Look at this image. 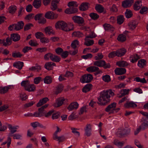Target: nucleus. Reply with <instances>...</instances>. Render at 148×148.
<instances>
[{
    "instance_id": "34",
    "label": "nucleus",
    "mask_w": 148,
    "mask_h": 148,
    "mask_svg": "<svg viewBox=\"0 0 148 148\" xmlns=\"http://www.w3.org/2000/svg\"><path fill=\"white\" fill-rule=\"evenodd\" d=\"M38 112H35L34 114V116L36 117H40L44 115L45 112L41 110H38Z\"/></svg>"
},
{
    "instance_id": "25",
    "label": "nucleus",
    "mask_w": 148,
    "mask_h": 148,
    "mask_svg": "<svg viewBox=\"0 0 148 148\" xmlns=\"http://www.w3.org/2000/svg\"><path fill=\"white\" fill-rule=\"evenodd\" d=\"M129 89H122L120 91V94L118 95L117 97L119 98L121 97L126 95H127L129 93Z\"/></svg>"
},
{
    "instance_id": "63",
    "label": "nucleus",
    "mask_w": 148,
    "mask_h": 148,
    "mask_svg": "<svg viewBox=\"0 0 148 148\" xmlns=\"http://www.w3.org/2000/svg\"><path fill=\"white\" fill-rule=\"evenodd\" d=\"M53 139L54 140H57L59 142H60L64 141L65 139V138L64 136H58Z\"/></svg>"
},
{
    "instance_id": "22",
    "label": "nucleus",
    "mask_w": 148,
    "mask_h": 148,
    "mask_svg": "<svg viewBox=\"0 0 148 148\" xmlns=\"http://www.w3.org/2000/svg\"><path fill=\"white\" fill-rule=\"evenodd\" d=\"M86 70L88 72L91 73L98 71L99 70V69L98 67L92 66L87 68L86 69Z\"/></svg>"
},
{
    "instance_id": "31",
    "label": "nucleus",
    "mask_w": 148,
    "mask_h": 148,
    "mask_svg": "<svg viewBox=\"0 0 148 148\" xmlns=\"http://www.w3.org/2000/svg\"><path fill=\"white\" fill-rule=\"evenodd\" d=\"M20 38L19 35L17 34H13L11 35V39L14 42L19 40Z\"/></svg>"
},
{
    "instance_id": "30",
    "label": "nucleus",
    "mask_w": 148,
    "mask_h": 148,
    "mask_svg": "<svg viewBox=\"0 0 148 148\" xmlns=\"http://www.w3.org/2000/svg\"><path fill=\"white\" fill-rule=\"evenodd\" d=\"M36 90V87L34 84H29L27 87H26V90L29 92H33Z\"/></svg>"
},
{
    "instance_id": "2",
    "label": "nucleus",
    "mask_w": 148,
    "mask_h": 148,
    "mask_svg": "<svg viewBox=\"0 0 148 148\" xmlns=\"http://www.w3.org/2000/svg\"><path fill=\"white\" fill-rule=\"evenodd\" d=\"M55 26L56 29H60L66 32L71 31L73 29V25L72 24H70V27L68 28L67 23L63 21H60L57 22L55 24Z\"/></svg>"
},
{
    "instance_id": "43",
    "label": "nucleus",
    "mask_w": 148,
    "mask_h": 148,
    "mask_svg": "<svg viewBox=\"0 0 148 148\" xmlns=\"http://www.w3.org/2000/svg\"><path fill=\"white\" fill-rule=\"evenodd\" d=\"M41 0H34L33 5L36 8H38L41 6Z\"/></svg>"
},
{
    "instance_id": "33",
    "label": "nucleus",
    "mask_w": 148,
    "mask_h": 148,
    "mask_svg": "<svg viewBox=\"0 0 148 148\" xmlns=\"http://www.w3.org/2000/svg\"><path fill=\"white\" fill-rule=\"evenodd\" d=\"M137 25V23L135 21L130 22L128 24L129 28L132 30H133L135 28Z\"/></svg>"
},
{
    "instance_id": "28",
    "label": "nucleus",
    "mask_w": 148,
    "mask_h": 148,
    "mask_svg": "<svg viewBox=\"0 0 148 148\" xmlns=\"http://www.w3.org/2000/svg\"><path fill=\"white\" fill-rule=\"evenodd\" d=\"M49 100V99L47 97H45L42 99H40L39 102L37 103L36 106L38 107H39L45 103Z\"/></svg>"
},
{
    "instance_id": "62",
    "label": "nucleus",
    "mask_w": 148,
    "mask_h": 148,
    "mask_svg": "<svg viewBox=\"0 0 148 148\" xmlns=\"http://www.w3.org/2000/svg\"><path fill=\"white\" fill-rule=\"evenodd\" d=\"M35 36L37 39H40L44 35L41 32H38L35 34Z\"/></svg>"
},
{
    "instance_id": "35",
    "label": "nucleus",
    "mask_w": 148,
    "mask_h": 148,
    "mask_svg": "<svg viewBox=\"0 0 148 148\" xmlns=\"http://www.w3.org/2000/svg\"><path fill=\"white\" fill-rule=\"evenodd\" d=\"M113 143L119 147H122L124 144L123 142H120L117 139H115L113 142Z\"/></svg>"
},
{
    "instance_id": "49",
    "label": "nucleus",
    "mask_w": 148,
    "mask_h": 148,
    "mask_svg": "<svg viewBox=\"0 0 148 148\" xmlns=\"http://www.w3.org/2000/svg\"><path fill=\"white\" fill-rule=\"evenodd\" d=\"M64 100V99H59L57 100L56 102L54 104L56 107H58L61 106L63 103Z\"/></svg>"
},
{
    "instance_id": "42",
    "label": "nucleus",
    "mask_w": 148,
    "mask_h": 148,
    "mask_svg": "<svg viewBox=\"0 0 148 148\" xmlns=\"http://www.w3.org/2000/svg\"><path fill=\"white\" fill-rule=\"evenodd\" d=\"M146 64V61L144 59H141L138 62V65L140 68H143Z\"/></svg>"
},
{
    "instance_id": "8",
    "label": "nucleus",
    "mask_w": 148,
    "mask_h": 148,
    "mask_svg": "<svg viewBox=\"0 0 148 148\" xmlns=\"http://www.w3.org/2000/svg\"><path fill=\"white\" fill-rule=\"evenodd\" d=\"M45 17L48 19H53L56 18L58 17V14H54L51 11H49L45 14Z\"/></svg>"
},
{
    "instance_id": "36",
    "label": "nucleus",
    "mask_w": 148,
    "mask_h": 148,
    "mask_svg": "<svg viewBox=\"0 0 148 148\" xmlns=\"http://www.w3.org/2000/svg\"><path fill=\"white\" fill-rule=\"evenodd\" d=\"M44 83L47 84H50L52 82V78L51 77L47 76L43 79Z\"/></svg>"
},
{
    "instance_id": "5",
    "label": "nucleus",
    "mask_w": 148,
    "mask_h": 148,
    "mask_svg": "<svg viewBox=\"0 0 148 148\" xmlns=\"http://www.w3.org/2000/svg\"><path fill=\"white\" fill-rule=\"evenodd\" d=\"M92 79V76L91 75H85L82 76L81 82L83 83H89L91 81Z\"/></svg>"
},
{
    "instance_id": "10",
    "label": "nucleus",
    "mask_w": 148,
    "mask_h": 148,
    "mask_svg": "<svg viewBox=\"0 0 148 148\" xmlns=\"http://www.w3.org/2000/svg\"><path fill=\"white\" fill-rule=\"evenodd\" d=\"M85 134L87 136H89L91 135L92 125L89 123L87 124L84 128Z\"/></svg>"
},
{
    "instance_id": "64",
    "label": "nucleus",
    "mask_w": 148,
    "mask_h": 148,
    "mask_svg": "<svg viewBox=\"0 0 148 148\" xmlns=\"http://www.w3.org/2000/svg\"><path fill=\"white\" fill-rule=\"evenodd\" d=\"M125 15L127 18H129L132 16V14L131 11L127 10L125 13Z\"/></svg>"
},
{
    "instance_id": "39",
    "label": "nucleus",
    "mask_w": 148,
    "mask_h": 148,
    "mask_svg": "<svg viewBox=\"0 0 148 148\" xmlns=\"http://www.w3.org/2000/svg\"><path fill=\"white\" fill-rule=\"evenodd\" d=\"M116 65L120 67H124L128 66V63L125 61H121L116 62Z\"/></svg>"
},
{
    "instance_id": "58",
    "label": "nucleus",
    "mask_w": 148,
    "mask_h": 148,
    "mask_svg": "<svg viewBox=\"0 0 148 148\" xmlns=\"http://www.w3.org/2000/svg\"><path fill=\"white\" fill-rule=\"evenodd\" d=\"M52 56V53H48L45 54L44 56V58L46 60H48L49 58L50 59H51Z\"/></svg>"
},
{
    "instance_id": "17",
    "label": "nucleus",
    "mask_w": 148,
    "mask_h": 148,
    "mask_svg": "<svg viewBox=\"0 0 148 148\" xmlns=\"http://www.w3.org/2000/svg\"><path fill=\"white\" fill-rule=\"evenodd\" d=\"M56 64L52 62H48L46 63L45 65V68L48 70L52 69L54 66H56Z\"/></svg>"
},
{
    "instance_id": "61",
    "label": "nucleus",
    "mask_w": 148,
    "mask_h": 148,
    "mask_svg": "<svg viewBox=\"0 0 148 148\" xmlns=\"http://www.w3.org/2000/svg\"><path fill=\"white\" fill-rule=\"evenodd\" d=\"M22 56V54L19 52H13L12 56L14 58H21Z\"/></svg>"
},
{
    "instance_id": "51",
    "label": "nucleus",
    "mask_w": 148,
    "mask_h": 148,
    "mask_svg": "<svg viewBox=\"0 0 148 148\" xmlns=\"http://www.w3.org/2000/svg\"><path fill=\"white\" fill-rule=\"evenodd\" d=\"M29 44L30 45L33 47H36L38 45L37 41L34 40H32L29 41Z\"/></svg>"
},
{
    "instance_id": "37",
    "label": "nucleus",
    "mask_w": 148,
    "mask_h": 148,
    "mask_svg": "<svg viewBox=\"0 0 148 148\" xmlns=\"http://www.w3.org/2000/svg\"><path fill=\"white\" fill-rule=\"evenodd\" d=\"M92 85L91 84H86L83 88L82 89L83 92H86L90 91L92 88Z\"/></svg>"
},
{
    "instance_id": "41",
    "label": "nucleus",
    "mask_w": 148,
    "mask_h": 148,
    "mask_svg": "<svg viewBox=\"0 0 148 148\" xmlns=\"http://www.w3.org/2000/svg\"><path fill=\"white\" fill-rule=\"evenodd\" d=\"M10 88V86H8L0 87V93L2 94L6 93L8 91Z\"/></svg>"
},
{
    "instance_id": "44",
    "label": "nucleus",
    "mask_w": 148,
    "mask_h": 148,
    "mask_svg": "<svg viewBox=\"0 0 148 148\" xmlns=\"http://www.w3.org/2000/svg\"><path fill=\"white\" fill-rule=\"evenodd\" d=\"M73 36L78 38L82 37L84 36L83 34L80 32H75L72 34Z\"/></svg>"
},
{
    "instance_id": "12",
    "label": "nucleus",
    "mask_w": 148,
    "mask_h": 148,
    "mask_svg": "<svg viewBox=\"0 0 148 148\" xmlns=\"http://www.w3.org/2000/svg\"><path fill=\"white\" fill-rule=\"evenodd\" d=\"M79 104L77 102L71 103L68 107L67 108L69 111L77 109L78 107Z\"/></svg>"
},
{
    "instance_id": "9",
    "label": "nucleus",
    "mask_w": 148,
    "mask_h": 148,
    "mask_svg": "<svg viewBox=\"0 0 148 148\" xmlns=\"http://www.w3.org/2000/svg\"><path fill=\"white\" fill-rule=\"evenodd\" d=\"M140 122L141 123V124L139 127L141 130H144L148 126V121H146V119L145 118L143 117L141 120Z\"/></svg>"
},
{
    "instance_id": "27",
    "label": "nucleus",
    "mask_w": 148,
    "mask_h": 148,
    "mask_svg": "<svg viewBox=\"0 0 148 148\" xmlns=\"http://www.w3.org/2000/svg\"><path fill=\"white\" fill-rule=\"evenodd\" d=\"M137 106V105L133 102H127L124 104L125 107L126 108H134Z\"/></svg>"
},
{
    "instance_id": "45",
    "label": "nucleus",
    "mask_w": 148,
    "mask_h": 148,
    "mask_svg": "<svg viewBox=\"0 0 148 148\" xmlns=\"http://www.w3.org/2000/svg\"><path fill=\"white\" fill-rule=\"evenodd\" d=\"M117 40L121 42H123L126 40V37L125 35L123 34H120L117 38Z\"/></svg>"
},
{
    "instance_id": "15",
    "label": "nucleus",
    "mask_w": 148,
    "mask_h": 148,
    "mask_svg": "<svg viewBox=\"0 0 148 148\" xmlns=\"http://www.w3.org/2000/svg\"><path fill=\"white\" fill-rule=\"evenodd\" d=\"M133 3V0H126L123 2L122 5L124 8L130 6Z\"/></svg>"
},
{
    "instance_id": "29",
    "label": "nucleus",
    "mask_w": 148,
    "mask_h": 148,
    "mask_svg": "<svg viewBox=\"0 0 148 148\" xmlns=\"http://www.w3.org/2000/svg\"><path fill=\"white\" fill-rule=\"evenodd\" d=\"M142 6L141 1H138L136 2L134 5V9L136 10H138Z\"/></svg>"
},
{
    "instance_id": "55",
    "label": "nucleus",
    "mask_w": 148,
    "mask_h": 148,
    "mask_svg": "<svg viewBox=\"0 0 148 148\" xmlns=\"http://www.w3.org/2000/svg\"><path fill=\"white\" fill-rule=\"evenodd\" d=\"M29 83V82L28 80H24L21 82V85L24 87L25 90H26V87H27Z\"/></svg>"
},
{
    "instance_id": "46",
    "label": "nucleus",
    "mask_w": 148,
    "mask_h": 148,
    "mask_svg": "<svg viewBox=\"0 0 148 148\" xmlns=\"http://www.w3.org/2000/svg\"><path fill=\"white\" fill-rule=\"evenodd\" d=\"M51 60L53 62H59L60 60V58L52 54V56Z\"/></svg>"
},
{
    "instance_id": "53",
    "label": "nucleus",
    "mask_w": 148,
    "mask_h": 148,
    "mask_svg": "<svg viewBox=\"0 0 148 148\" xmlns=\"http://www.w3.org/2000/svg\"><path fill=\"white\" fill-rule=\"evenodd\" d=\"M79 42L77 40H75L72 42L71 46L73 49L75 48L77 45H79Z\"/></svg>"
},
{
    "instance_id": "4",
    "label": "nucleus",
    "mask_w": 148,
    "mask_h": 148,
    "mask_svg": "<svg viewBox=\"0 0 148 148\" xmlns=\"http://www.w3.org/2000/svg\"><path fill=\"white\" fill-rule=\"evenodd\" d=\"M130 132V129L126 128L119 129L116 133V134L119 137H121L123 136L128 134Z\"/></svg>"
},
{
    "instance_id": "38",
    "label": "nucleus",
    "mask_w": 148,
    "mask_h": 148,
    "mask_svg": "<svg viewBox=\"0 0 148 148\" xmlns=\"http://www.w3.org/2000/svg\"><path fill=\"white\" fill-rule=\"evenodd\" d=\"M124 21V18L123 16L120 15L117 16V21L118 24L121 25L123 23Z\"/></svg>"
},
{
    "instance_id": "11",
    "label": "nucleus",
    "mask_w": 148,
    "mask_h": 148,
    "mask_svg": "<svg viewBox=\"0 0 148 148\" xmlns=\"http://www.w3.org/2000/svg\"><path fill=\"white\" fill-rule=\"evenodd\" d=\"M24 25L23 21H20L18 22L17 23L13 24L14 26V29L16 31L22 29Z\"/></svg>"
},
{
    "instance_id": "56",
    "label": "nucleus",
    "mask_w": 148,
    "mask_h": 148,
    "mask_svg": "<svg viewBox=\"0 0 148 148\" xmlns=\"http://www.w3.org/2000/svg\"><path fill=\"white\" fill-rule=\"evenodd\" d=\"M90 17L93 19L96 20L99 17V16L96 13H90L89 14Z\"/></svg>"
},
{
    "instance_id": "13",
    "label": "nucleus",
    "mask_w": 148,
    "mask_h": 148,
    "mask_svg": "<svg viewBox=\"0 0 148 148\" xmlns=\"http://www.w3.org/2000/svg\"><path fill=\"white\" fill-rule=\"evenodd\" d=\"M140 58V56L137 54H134L131 55L130 58V62L134 63Z\"/></svg>"
},
{
    "instance_id": "3",
    "label": "nucleus",
    "mask_w": 148,
    "mask_h": 148,
    "mask_svg": "<svg viewBox=\"0 0 148 148\" xmlns=\"http://www.w3.org/2000/svg\"><path fill=\"white\" fill-rule=\"evenodd\" d=\"M93 65L99 67H103L105 69L109 68L110 67V64L109 63L106 64L103 60L95 61L93 62Z\"/></svg>"
},
{
    "instance_id": "26",
    "label": "nucleus",
    "mask_w": 148,
    "mask_h": 148,
    "mask_svg": "<svg viewBox=\"0 0 148 148\" xmlns=\"http://www.w3.org/2000/svg\"><path fill=\"white\" fill-rule=\"evenodd\" d=\"M14 67L21 70L23 66V62L18 61L14 63L13 65Z\"/></svg>"
},
{
    "instance_id": "48",
    "label": "nucleus",
    "mask_w": 148,
    "mask_h": 148,
    "mask_svg": "<svg viewBox=\"0 0 148 148\" xmlns=\"http://www.w3.org/2000/svg\"><path fill=\"white\" fill-rule=\"evenodd\" d=\"M63 88V86L61 84H59L56 87V89L55 91L56 94H58L60 93L62 91Z\"/></svg>"
},
{
    "instance_id": "54",
    "label": "nucleus",
    "mask_w": 148,
    "mask_h": 148,
    "mask_svg": "<svg viewBox=\"0 0 148 148\" xmlns=\"http://www.w3.org/2000/svg\"><path fill=\"white\" fill-rule=\"evenodd\" d=\"M134 80L137 82H140L143 83H145L147 82L146 80L144 78L141 79L139 77H136L134 78Z\"/></svg>"
},
{
    "instance_id": "6",
    "label": "nucleus",
    "mask_w": 148,
    "mask_h": 148,
    "mask_svg": "<svg viewBox=\"0 0 148 148\" xmlns=\"http://www.w3.org/2000/svg\"><path fill=\"white\" fill-rule=\"evenodd\" d=\"M72 18L74 23L80 25L82 24L84 22V19L81 17L75 16L73 17Z\"/></svg>"
},
{
    "instance_id": "32",
    "label": "nucleus",
    "mask_w": 148,
    "mask_h": 148,
    "mask_svg": "<svg viewBox=\"0 0 148 148\" xmlns=\"http://www.w3.org/2000/svg\"><path fill=\"white\" fill-rule=\"evenodd\" d=\"M89 3H83L79 6L80 10L84 11L88 9V7Z\"/></svg>"
},
{
    "instance_id": "57",
    "label": "nucleus",
    "mask_w": 148,
    "mask_h": 148,
    "mask_svg": "<svg viewBox=\"0 0 148 148\" xmlns=\"http://www.w3.org/2000/svg\"><path fill=\"white\" fill-rule=\"evenodd\" d=\"M102 79L105 82H108L111 80L110 77L108 75H106L103 76Z\"/></svg>"
},
{
    "instance_id": "14",
    "label": "nucleus",
    "mask_w": 148,
    "mask_h": 148,
    "mask_svg": "<svg viewBox=\"0 0 148 148\" xmlns=\"http://www.w3.org/2000/svg\"><path fill=\"white\" fill-rule=\"evenodd\" d=\"M77 12V9L76 7H71L66 9L65 12L67 14L74 13Z\"/></svg>"
},
{
    "instance_id": "18",
    "label": "nucleus",
    "mask_w": 148,
    "mask_h": 148,
    "mask_svg": "<svg viewBox=\"0 0 148 148\" xmlns=\"http://www.w3.org/2000/svg\"><path fill=\"white\" fill-rule=\"evenodd\" d=\"M127 50L124 48L119 49L116 50L117 56L121 57L124 56L126 53Z\"/></svg>"
},
{
    "instance_id": "50",
    "label": "nucleus",
    "mask_w": 148,
    "mask_h": 148,
    "mask_svg": "<svg viewBox=\"0 0 148 148\" xmlns=\"http://www.w3.org/2000/svg\"><path fill=\"white\" fill-rule=\"evenodd\" d=\"M60 114L59 112H56L54 111L51 118L53 120L58 119L60 116Z\"/></svg>"
},
{
    "instance_id": "7",
    "label": "nucleus",
    "mask_w": 148,
    "mask_h": 148,
    "mask_svg": "<svg viewBox=\"0 0 148 148\" xmlns=\"http://www.w3.org/2000/svg\"><path fill=\"white\" fill-rule=\"evenodd\" d=\"M116 103L115 102H113L109 105L106 108L105 110L106 112H109V114L112 113L114 108H116Z\"/></svg>"
},
{
    "instance_id": "59",
    "label": "nucleus",
    "mask_w": 148,
    "mask_h": 148,
    "mask_svg": "<svg viewBox=\"0 0 148 148\" xmlns=\"http://www.w3.org/2000/svg\"><path fill=\"white\" fill-rule=\"evenodd\" d=\"M57 130L54 133L53 136V139L56 138V137L58 136L57 134L58 133L60 132L61 130V129H60L59 127L58 126H56Z\"/></svg>"
},
{
    "instance_id": "20",
    "label": "nucleus",
    "mask_w": 148,
    "mask_h": 148,
    "mask_svg": "<svg viewBox=\"0 0 148 148\" xmlns=\"http://www.w3.org/2000/svg\"><path fill=\"white\" fill-rule=\"evenodd\" d=\"M59 0H53L52 1L51 8L52 10L53 11L57 8V5L59 2Z\"/></svg>"
},
{
    "instance_id": "1",
    "label": "nucleus",
    "mask_w": 148,
    "mask_h": 148,
    "mask_svg": "<svg viewBox=\"0 0 148 148\" xmlns=\"http://www.w3.org/2000/svg\"><path fill=\"white\" fill-rule=\"evenodd\" d=\"M114 95V93L111 90L104 91L102 92L99 98H98L99 104L101 105H105L110 101V98Z\"/></svg>"
},
{
    "instance_id": "40",
    "label": "nucleus",
    "mask_w": 148,
    "mask_h": 148,
    "mask_svg": "<svg viewBox=\"0 0 148 148\" xmlns=\"http://www.w3.org/2000/svg\"><path fill=\"white\" fill-rule=\"evenodd\" d=\"M96 10L99 12L101 13L103 12L104 8L100 4H97L95 6Z\"/></svg>"
},
{
    "instance_id": "16",
    "label": "nucleus",
    "mask_w": 148,
    "mask_h": 148,
    "mask_svg": "<svg viewBox=\"0 0 148 148\" xmlns=\"http://www.w3.org/2000/svg\"><path fill=\"white\" fill-rule=\"evenodd\" d=\"M115 73L117 75H121L125 74L126 72V70L124 68H118L114 70Z\"/></svg>"
},
{
    "instance_id": "47",
    "label": "nucleus",
    "mask_w": 148,
    "mask_h": 148,
    "mask_svg": "<svg viewBox=\"0 0 148 148\" xmlns=\"http://www.w3.org/2000/svg\"><path fill=\"white\" fill-rule=\"evenodd\" d=\"M8 9L10 13L14 14L16 10V7L15 5H11L9 8Z\"/></svg>"
},
{
    "instance_id": "19",
    "label": "nucleus",
    "mask_w": 148,
    "mask_h": 148,
    "mask_svg": "<svg viewBox=\"0 0 148 148\" xmlns=\"http://www.w3.org/2000/svg\"><path fill=\"white\" fill-rule=\"evenodd\" d=\"M45 33L46 34L50 35L51 34H54V31L53 30V28L51 26H48L45 27L44 29Z\"/></svg>"
},
{
    "instance_id": "52",
    "label": "nucleus",
    "mask_w": 148,
    "mask_h": 148,
    "mask_svg": "<svg viewBox=\"0 0 148 148\" xmlns=\"http://www.w3.org/2000/svg\"><path fill=\"white\" fill-rule=\"evenodd\" d=\"M78 5L77 2L74 1L70 2L68 4V6L70 8L77 7Z\"/></svg>"
},
{
    "instance_id": "23",
    "label": "nucleus",
    "mask_w": 148,
    "mask_h": 148,
    "mask_svg": "<svg viewBox=\"0 0 148 148\" xmlns=\"http://www.w3.org/2000/svg\"><path fill=\"white\" fill-rule=\"evenodd\" d=\"M103 26L106 31L113 32L114 29V28L109 24L105 23L103 25Z\"/></svg>"
},
{
    "instance_id": "24",
    "label": "nucleus",
    "mask_w": 148,
    "mask_h": 148,
    "mask_svg": "<svg viewBox=\"0 0 148 148\" xmlns=\"http://www.w3.org/2000/svg\"><path fill=\"white\" fill-rule=\"evenodd\" d=\"M88 37H86L85 38V41L84 44L87 46H90L92 45L94 43V41L93 40H90Z\"/></svg>"
},
{
    "instance_id": "21",
    "label": "nucleus",
    "mask_w": 148,
    "mask_h": 148,
    "mask_svg": "<svg viewBox=\"0 0 148 148\" xmlns=\"http://www.w3.org/2000/svg\"><path fill=\"white\" fill-rule=\"evenodd\" d=\"M8 126L9 130H10L11 135L16 132L17 131L16 130L19 128L18 126L16 125L13 127L10 124L8 125Z\"/></svg>"
},
{
    "instance_id": "60",
    "label": "nucleus",
    "mask_w": 148,
    "mask_h": 148,
    "mask_svg": "<svg viewBox=\"0 0 148 148\" xmlns=\"http://www.w3.org/2000/svg\"><path fill=\"white\" fill-rule=\"evenodd\" d=\"M41 81H42V78L40 77H38L34 79V83L35 84H37L39 83Z\"/></svg>"
}]
</instances>
